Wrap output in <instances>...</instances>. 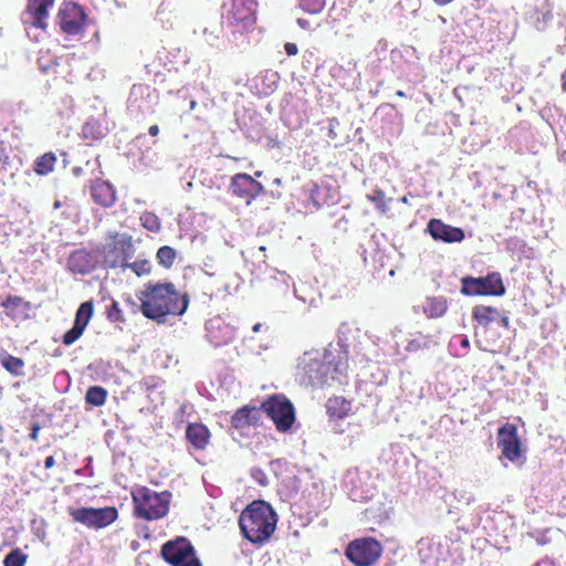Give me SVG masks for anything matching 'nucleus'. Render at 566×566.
I'll return each instance as SVG.
<instances>
[{
  "instance_id": "f257e3e1",
  "label": "nucleus",
  "mask_w": 566,
  "mask_h": 566,
  "mask_svg": "<svg viewBox=\"0 0 566 566\" xmlns=\"http://www.w3.org/2000/svg\"><path fill=\"white\" fill-rule=\"evenodd\" d=\"M136 298L138 303L130 297L126 302L158 324H165L169 316L184 315L189 306L188 294L179 292L171 282L149 281L136 292Z\"/></svg>"
},
{
  "instance_id": "f03ea898",
  "label": "nucleus",
  "mask_w": 566,
  "mask_h": 566,
  "mask_svg": "<svg viewBox=\"0 0 566 566\" xmlns=\"http://www.w3.org/2000/svg\"><path fill=\"white\" fill-rule=\"evenodd\" d=\"M277 515L272 506L262 500L251 502L239 516V527L245 539L254 545L265 544L273 535Z\"/></svg>"
},
{
  "instance_id": "7ed1b4c3",
  "label": "nucleus",
  "mask_w": 566,
  "mask_h": 566,
  "mask_svg": "<svg viewBox=\"0 0 566 566\" xmlns=\"http://www.w3.org/2000/svg\"><path fill=\"white\" fill-rule=\"evenodd\" d=\"M134 515L145 521L163 518L169 511L171 493L156 492L147 486H137L132 491Z\"/></svg>"
},
{
  "instance_id": "20e7f679",
  "label": "nucleus",
  "mask_w": 566,
  "mask_h": 566,
  "mask_svg": "<svg viewBox=\"0 0 566 566\" xmlns=\"http://www.w3.org/2000/svg\"><path fill=\"white\" fill-rule=\"evenodd\" d=\"M256 0H226L222 4V19L232 32H247L256 22Z\"/></svg>"
},
{
  "instance_id": "39448f33",
  "label": "nucleus",
  "mask_w": 566,
  "mask_h": 566,
  "mask_svg": "<svg viewBox=\"0 0 566 566\" xmlns=\"http://www.w3.org/2000/svg\"><path fill=\"white\" fill-rule=\"evenodd\" d=\"M112 241L96 249L102 256L103 266L106 269L124 268L135 253L132 235L127 233H113L109 235Z\"/></svg>"
},
{
  "instance_id": "423d86ee",
  "label": "nucleus",
  "mask_w": 566,
  "mask_h": 566,
  "mask_svg": "<svg viewBox=\"0 0 566 566\" xmlns=\"http://www.w3.org/2000/svg\"><path fill=\"white\" fill-rule=\"evenodd\" d=\"M261 410L274 422L279 432H287L295 422L293 403L282 395H273L261 403Z\"/></svg>"
},
{
  "instance_id": "0eeeda50",
  "label": "nucleus",
  "mask_w": 566,
  "mask_h": 566,
  "mask_svg": "<svg viewBox=\"0 0 566 566\" xmlns=\"http://www.w3.org/2000/svg\"><path fill=\"white\" fill-rule=\"evenodd\" d=\"M505 285L499 272L489 273L486 276L461 279V293L468 296H502L505 294Z\"/></svg>"
},
{
  "instance_id": "6e6552de",
  "label": "nucleus",
  "mask_w": 566,
  "mask_h": 566,
  "mask_svg": "<svg viewBox=\"0 0 566 566\" xmlns=\"http://www.w3.org/2000/svg\"><path fill=\"white\" fill-rule=\"evenodd\" d=\"M160 555L171 566H201L193 545L182 536L165 543Z\"/></svg>"
},
{
  "instance_id": "1a4fd4ad",
  "label": "nucleus",
  "mask_w": 566,
  "mask_h": 566,
  "mask_svg": "<svg viewBox=\"0 0 566 566\" xmlns=\"http://www.w3.org/2000/svg\"><path fill=\"white\" fill-rule=\"evenodd\" d=\"M381 554L380 542L373 537L354 539L345 549V556L355 566H371L380 558Z\"/></svg>"
},
{
  "instance_id": "9d476101",
  "label": "nucleus",
  "mask_w": 566,
  "mask_h": 566,
  "mask_svg": "<svg viewBox=\"0 0 566 566\" xmlns=\"http://www.w3.org/2000/svg\"><path fill=\"white\" fill-rule=\"evenodd\" d=\"M69 514L74 522L96 530L111 525L118 517L117 509L114 506L70 509Z\"/></svg>"
},
{
  "instance_id": "9b49d317",
  "label": "nucleus",
  "mask_w": 566,
  "mask_h": 566,
  "mask_svg": "<svg viewBox=\"0 0 566 566\" xmlns=\"http://www.w3.org/2000/svg\"><path fill=\"white\" fill-rule=\"evenodd\" d=\"M229 190L248 206L265 192L264 186L245 172L232 176Z\"/></svg>"
},
{
  "instance_id": "f8f14e48",
  "label": "nucleus",
  "mask_w": 566,
  "mask_h": 566,
  "mask_svg": "<svg viewBox=\"0 0 566 566\" xmlns=\"http://www.w3.org/2000/svg\"><path fill=\"white\" fill-rule=\"evenodd\" d=\"M497 447L503 458L511 462L520 460L523 453L522 441L514 423L506 422L497 429Z\"/></svg>"
},
{
  "instance_id": "ddd939ff",
  "label": "nucleus",
  "mask_w": 566,
  "mask_h": 566,
  "mask_svg": "<svg viewBox=\"0 0 566 566\" xmlns=\"http://www.w3.org/2000/svg\"><path fill=\"white\" fill-rule=\"evenodd\" d=\"M60 28L69 35L83 32L86 14L84 9L74 2L65 3L59 11Z\"/></svg>"
},
{
  "instance_id": "4468645a",
  "label": "nucleus",
  "mask_w": 566,
  "mask_h": 566,
  "mask_svg": "<svg viewBox=\"0 0 566 566\" xmlns=\"http://www.w3.org/2000/svg\"><path fill=\"white\" fill-rule=\"evenodd\" d=\"M94 313V304L92 301L83 302L75 314L74 325L65 332L62 342L65 346L74 344L84 333Z\"/></svg>"
},
{
  "instance_id": "2eb2a0df",
  "label": "nucleus",
  "mask_w": 566,
  "mask_h": 566,
  "mask_svg": "<svg viewBox=\"0 0 566 566\" xmlns=\"http://www.w3.org/2000/svg\"><path fill=\"white\" fill-rule=\"evenodd\" d=\"M207 337L214 347L229 344L235 337V329L221 317L217 316L208 321Z\"/></svg>"
},
{
  "instance_id": "dca6fc26",
  "label": "nucleus",
  "mask_w": 566,
  "mask_h": 566,
  "mask_svg": "<svg viewBox=\"0 0 566 566\" xmlns=\"http://www.w3.org/2000/svg\"><path fill=\"white\" fill-rule=\"evenodd\" d=\"M428 232L434 240L447 243H455L464 240L465 234L461 228L444 223L440 219H431L428 222Z\"/></svg>"
},
{
  "instance_id": "f3484780",
  "label": "nucleus",
  "mask_w": 566,
  "mask_h": 566,
  "mask_svg": "<svg viewBox=\"0 0 566 566\" xmlns=\"http://www.w3.org/2000/svg\"><path fill=\"white\" fill-rule=\"evenodd\" d=\"M98 253L96 250L88 251L80 249L74 251L67 261V266L71 272L76 274H87L96 269Z\"/></svg>"
},
{
  "instance_id": "a211bd4d",
  "label": "nucleus",
  "mask_w": 566,
  "mask_h": 566,
  "mask_svg": "<svg viewBox=\"0 0 566 566\" xmlns=\"http://www.w3.org/2000/svg\"><path fill=\"white\" fill-rule=\"evenodd\" d=\"M90 189L92 199L96 205L111 208L116 202V190L109 181L95 179L92 181Z\"/></svg>"
},
{
  "instance_id": "6ab92c4d",
  "label": "nucleus",
  "mask_w": 566,
  "mask_h": 566,
  "mask_svg": "<svg viewBox=\"0 0 566 566\" xmlns=\"http://www.w3.org/2000/svg\"><path fill=\"white\" fill-rule=\"evenodd\" d=\"M54 4V0H28L25 12L31 18V23L39 29L45 30L49 9Z\"/></svg>"
},
{
  "instance_id": "aec40b11",
  "label": "nucleus",
  "mask_w": 566,
  "mask_h": 566,
  "mask_svg": "<svg viewBox=\"0 0 566 566\" xmlns=\"http://www.w3.org/2000/svg\"><path fill=\"white\" fill-rule=\"evenodd\" d=\"M307 195L316 209L336 202V195L328 184H312L307 190Z\"/></svg>"
},
{
  "instance_id": "412c9836",
  "label": "nucleus",
  "mask_w": 566,
  "mask_h": 566,
  "mask_svg": "<svg viewBox=\"0 0 566 566\" xmlns=\"http://www.w3.org/2000/svg\"><path fill=\"white\" fill-rule=\"evenodd\" d=\"M1 307L10 318L20 319L27 317L28 312L31 308V304L22 296L10 294L1 302Z\"/></svg>"
},
{
  "instance_id": "4be33fe9",
  "label": "nucleus",
  "mask_w": 566,
  "mask_h": 566,
  "mask_svg": "<svg viewBox=\"0 0 566 566\" xmlns=\"http://www.w3.org/2000/svg\"><path fill=\"white\" fill-rule=\"evenodd\" d=\"M500 317L499 308L494 306L476 305L472 310V318L476 323L475 333L479 329L486 332L491 324L495 323Z\"/></svg>"
},
{
  "instance_id": "5701e85b",
  "label": "nucleus",
  "mask_w": 566,
  "mask_h": 566,
  "mask_svg": "<svg viewBox=\"0 0 566 566\" xmlns=\"http://www.w3.org/2000/svg\"><path fill=\"white\" fill-rule=\"evenodd\" d=\"M211 433L207 426L200 422H192L187 426L186 440L196 450H203L209 444Z\"/></svg>"
},
{
  "instance_id": "b1692460",
  "label": "nucleus",
  "mask_w": 566,
  "mask_h": 566,
  "mask_svg": "<svg viewBox=\"0 0 566 566\" xmlns=\"http://www.w3.org/2000/svg\"><path fill=\"white\" fill-rule=\"evenodd\" d=\"M325 407L332 420H342L352 413L353 402L342 396H333L327 399Z\"/></svg>"
},
{
  "instance_id": "393cba45",
  "label": "nucleus",
  "mask_w": 566,
  "mask_h": 566,
  "mask_svg": "<svg viewBox=\"0 0 566 566\" xmlns=\"http://www.w3.org/2000/svg\"><path fill=\"white\" fill-rule=\"evenodd\" d=\"M422 313L430 319L442 317L449 308L448 298L444 296H428L421 305Z\"/></svg>"
},
{
  "instance_id": "a878e982",
  "label": "nucleus",
  "mask_w": 566,
  "mask_h": 566,
  "mask_svg": "<svg viewBox=\"0 0 566 566\" xmlns=\"http://www.w3.org/2000/svg\"><path fill=\"white\" fill-rule=\"evenodd\" d=\"M260 420V409L255 407L244 406L238 409L231 418V423L235 429L247 426H255Z\"/></svg>"
},
{
  "instance_id": "bb28decb",
  "label": "nucleus",
  "mask_w": 566,
  "mask_h": 566,
  "mask_svg": "<svg viewBox=\"0 0 566 566\" xmlns=\"http://www.w3.org/2000/svg\"><path fill=\"white\" fill-rule=\"evenodd\" d=\"M1 366L12 376L20 377L24 375L23 359L9 354L6 350L0 352Z\"/></svg>"
},
{
  "instance_id": "cd10ccee",
  "label": "nucleus",
  "mask_w": 566,
  "mask_h": 566,
  "mask_svg": "<svg viewBox=\"0 0 566 566\" xmlns=\"http://www.w3.org/2000/svg\"><path fill=\"white\" fill-rule=\"evenodd\" d=\"M56 160L57 158L54 153H45L35 159L33 170L39 176H45L54 170Z\"/></svg>"
},
{
  "instance_id": "c85d7f7f",
  "label": "nucleus",
  "mask_w": 566,
  "mask_h": 566,
  "mask_svg": "<svg viewBox=\"0 0 566 566\" xmlns=\"http://www.w3.org/2000/svg\"><path fill=\"white\" fill-rule=\"evenodd\" d=\"M107 390L101 386H91L86 390L85 401L92 407H101L106 402Z\"/></svg>"
},
{
  "instance_id": "c756f323",
  "label": "nucleus",
  "mask_w": 566,
  "mask_h": 566,
  "mask_svg": "<svg viewBox=\"0 0 566 566\" xmlns=\"http://www.w3.org/2000/svg\"><path fill=\"white\" fill-rule=\"evenodd\" d=\"M176 256V250L169 245L160 247L156 253L158 263L165 269H170L174 265Z\"/></svg>"
},
{
  "instance_id": "7c9ffc66",
  "label": "nucleus",
  "mask_w": 566,
  "mask_h": 566,
  "mask_svg": "<svg viewBox=\"0 0 566 566\" xmlns=\"http://www.w3.org/2000/svg\"><path fill=\"white\" fill-rule=\"evenodd\" d=\"M123 269L132 270L137 276H145L151 273L153 265L151 262L147 259L136 260L132 263L128 261L124 265Z\"/></svg>"
},
{
  "instance_id": "2f4dec72",
  "label": "nucleus",
  "mask_w": 566,
  "mask_h": 566,
  "mask_svg": "<svg viewBox=\"0 0 566 566\" xmlns=\"http://www.w3.org/2000/svg\"><path fill=\"white\" fill-rule=\"evenodd\" d=\"M366 198L368 201H370L375 208L380 211L381 213L387 212V201H386V195L385 191L376 188L370 193L366 195Z\"/></svg>"
},
{
  "instance_id": "473e14b6",
  "label": "nucleus",
  "mask_w": 566,
  "mask_h": 566,
  "mask_svg": "<svg viewBox=\"0 0 566 566\" xmlns=\"http://www.w3.org/2000/svg\"><path fill=\"white\" fill-rule=\"evenodd\" d=\"M27 560L28 555L17 547L4 557L3 566H24Z\"/></svg>"
},
{
  "instance_id": "72a5a7b5",
  "label": "nucleus",
  "mask_w": 566,
  "mask_h": 566,
  "mask_svg": "<svg viewBox=\"0 0 566 566\" xmlns=\"http://www.w3.org/2000/svg\"><path fill=\"white\" fill-rule=\"evenodd\" d=\"M142 226L151 232H158L161 228L160 220L153 212H144L140 216Z\"/></svg>"
},
{
  "instance_id": "f704fd0d",
  "label": "nucleus",
  "mask_w": 566,
  "mask_h": 566,
  "mask_svg": "<svg viewBox=\"0 0 566 566\" xmlns=\"http://www.w3.org/2000/svg\"><path fill=\"white\" fill-rule=\"evenodd\" d=\"M106 317L113 323H125L126 321L118 302L115 300L106 307Z\"/></svg>"
},
{
  "instance_id": "c9c22d12",
  "label": "nucleus",
  "mask_w": 566,
  "mask_h": 566,
  "mask_svg": "<svg viewBox=\"0 0 566 566\" xmlns=\"http://www.w3.org/2000/svg\"><path fill=\"white\" fill-rule=\"evenodd\" d=\"M326 0H298L300 8L311 14L319 13L325 7Z\"/></svg>"
},
{
  "instance_id": "e433bc0d",
  "label": "nucleus",
  "mask_w": 566,
  "mask_h": 566,
  "mask_svg": "<svg viewBox=\"0 0 566 566\" xmlns=\"http://www.w3.org/2000/svg\"><path fill=\"white\" fill-rule=\"evenodd\" d=\"M41 430V424L39 422H33L31 424V432L29 434V438L32 440V441H36L38 440V437H39V432Z\"/></svg>"
},
{
  "instance_id": "4c0bfd02",
  "label": "nucleus",
  "mask_w": 566,
  "mask_h": 566,
  "mask_svg": "<svg viewBox=\"0 0 566 566\" xmlns=\"http://www.w3.org/2000/svg\"><path fill=\"white\" fill-rule=\"evenodd\" d=\"M285 52L287 55L293 56L296 55L298 52V48L295 43L286 42L284 45Z\"/></svg>"
},
{
  "instance_id": "58836bf2",
  "label": "nucleus",
  "mask_w": 566,
  "mask_h": 566,
  "mask_svg": "<svg viewBox=\"0 0 566 566\" xmlns=\"http://www.w3.org/2000/svg\"><path fill=\"white\" fill-rule=\"evenodd\" d=\"M495 323H499L504 329L510 328V318L504 313L500 312V317Z\"/></svg>"
},
{
  "instance_id": "ea45409f",
  "label": "nucleus",
  "mask_w": 566,
  "mask_h": 566,
  "mask_svg": "<svg viewBox=\"0 0 566 566\" xmlns=\"http://www.w3.org/2000/svg\"><path fill=\"white\" fill-rule=\"evenodd\" d=\"M169 7H170V2H168V1H163V2L159 4L158 9H157V13H158V14H160V13H165V12H166V10H167V9H169Z\"/></svg>"
},
{
  "instance_id": "a19ab883",
  "label": "nucleus",
  "mask_w": 566,
  "mask_h": 566,
  "mask_svg": "<svg viewBox=\"0 0 566 566\" xmlns=\"http://www.w3.org/2000/svg\"><path fill=\"white\" fill-rule=\"evenodd\" d=\"M55 464V460H54V457L53 455H49L45 458V461H44V467L46 469H51L53 468Z\"/></svg>"
},
{
  "instance_id": "79ce46f5",
  "label": "nucleus",
  "mask_w": 566,
  "mask_h": 566,
  "mask_svg": "<svg viewBox=\"0 0 566 566\" xmlns=\"http://www.w3.org/2000/svg\"><path fill=\"white\" fill-rule=\"evenodd\" d=\"M148 133L150 136L155 137L159 134V127L158 125H151L149 128H148Z\"/></svg>"
},
{
  "instance_id": "37998d69",
  "label": "nucleus",
  "mask_w": 566,
  "mask_h": 566,
  "mask_svg": "<svg viewBox=\"0 0 566 566\" xmlns=\"http://www.w3.org/2000/svg\"><path fill=\"white\" fill-rule=\"evenodd\" d=\"M297 24L302 28V29H308L310 28V22L305 19H297Z\"/></svg>"
},
{
  "instance_id": "c03bdc74",
  "label": "nucleus",
  "mask_w": 566,
  "mask_h": 566,
  "mask_svg": "<svg viewBox=\"0 0 566 566\" xmlns=\"http://www.w3.org/2000/svg\"><path fill=\"white\" fill-rule=\"evenodd\" d=\"M473 1H474L473 6L479 9V8H482L483 6H485L488 0H473Z\"/></svg>"
},
{
  "instance_id": "a18cd8bd",
  "label": "nucleus",
  "mask_w": 566,
  "mask_h": 566,
  "mask_svg": "<svg viewBox=\"0 0 566 566\" xmlns=\"http://www.w3.org/2000/svg\"><path fill=\"white\" fill-rule=\"evenodd\" d=\"M461 346L464 347V348H468L470 346V342L467 337H464L462 340H461Z\"/></svg>"
},
{
  "instance_id": "49530a36",
  "label": "nucleus",
  "mask_w": 566,
  "mask_h": 566,
  "mask_svg": "<svg viewBox=\"0 0 566 566\" xmlns=\"http://www.w3.org/2000/svg\"><path fill=\"white\" fill-rule=\"evenodd\" d=\"M3 155V142L0 140V161H4V159L2 158Z\"/></svg>"
},
{
  "instance_id": "de8ad7c7",
  "label": "nucleus",
  "mask_w": 566,
  "mask_h": 566,
  "mask_svg": "<svg viewBox=\"0 0 566 566\" xmlns=\"http://www.w3.org/2000/svg\"><path fill=\"white\" fill-rule=\"evenodd\" d=\"M396 95L399 97H406V93L403 91H397Z\"/></svg>"
},
{
  "instance_id": "09e8293b",
  "label": "nucleus",
  "mask_w": 566,
  "mask_h": 566,
  "mask_svg": "<svg viewBox=\"0 0 566 566\" xmlns=\"http://www.w3.org/2000/svg\"><path fill=\"white\" fill-rule=\"evenodd\" d=\"M81 171H82V168H80V167H76V168H74V169H73V172H74L75 175H80V174H81Z\"/></svg>"
},
{
  "instance_id": "8fccbe9b",
  "label": "nucleus",
  "mask_w": 566,
  "mask_h": 566,
  "mask_svg": "<svg viewBox=\"0 0 566 566\" xmlns=\"http://www.w3.org/2000/svg\"><path fill=\"white\" fill-rule=\"evenodd\" d=\"M260 327H261V324H255L253 326V332H259Z\"/></svg>"
},
{
  "instance_id": "3c124183",
  "label": "nucleus",
  "mask_w": 566,
  "mask_h": 566,
  "mask_svg": "<svg viewBox=\"0 0 566 566\" xmlns=\"http://www.w3.org/2000/svg\"><path fill=\"white\" fill-rule=\"evenodd\" d=\"M196 106H197V102L196 101H191L190 102V108L193 109Z\"/></svg>"
},
{
  "instance_id": "603ef678",
  "label": "nucleus",
  "mask_w": 566,
  "mask_h": 566,
  "mask_svg": "<svg viewBox=\"0 0 566 566\" xmlns=\"http://www.w3.org/2000/svg\"><path fill=\"white\" fill-rule=\"evenodd\" d=\"M262 175V171H255V176L260 177Z\"/></svg>"
}]
</instances>
